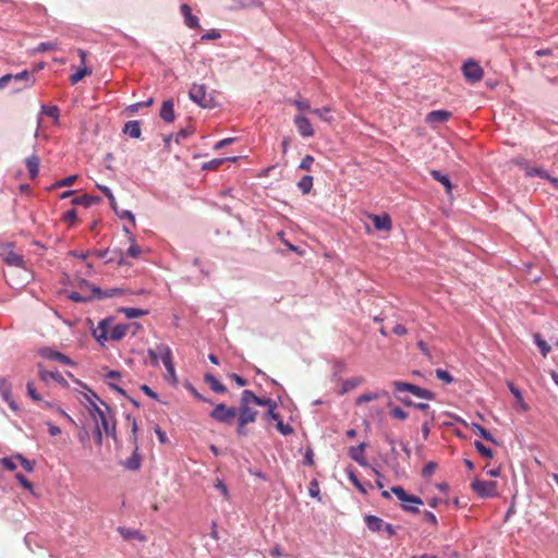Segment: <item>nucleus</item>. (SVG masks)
Here are the masks:
<instances>
[{"label": "nucleus", "instance_id": "1", "mask_svg": "<svg viewBox=\"0 0 558 558\" xmlns=\"http://www.w3.org/2000/svg\"><path fill=\"white\" fill-rule=\"evenodd\" d=\"M106 410H102L97 403L92 404L90 415L96 424H99L107 437L112 438L118 442L117 422L113 417L112 410L108 404H105Z\"/></svg>", "mask_w": 558, "mask_h": 558}, {"label": "nucleus", "instance_id": "2", "mask_svg": "<svg viewBox=\"0 0 558 558\" xmlns=\"http://www.w3.org/2000/svg\"><path fill=\"white\" fill-rule=\"evenodd\" d=\"M390 492L400 500L403 511L413 514L420 513L417 506L424 504L421 497L407 493L401 486H392Z\"/></svg>", "mask_w": 558, "mask_h": 558}, {"label": "nucleus", "instance_id": "3", "mask_svg": "<svg viewBox=\"0 0 558 558\" xmlns=\"http://www.w3.org/2000/svg\"><path fill=\"white\" fill-rule=\"evenodd\" d=\"M80 288L81 289L87 288L89 290V293L86 294L87 298H89V302H92L93 300H104V299H109V298H113L116 295L122 294V289H120V288H111V289L102 290L100 287L90 283L86 279H82L80 281Z\"/></svg>", "mask_w": 558, "mask_h": 558}, {"label": "nucleus", "instance_id": "4", "mask_svg": "<svg viewBox=\"0 0 558 558\" xmlns=\"http://www.w3.org/2000/svg\"><path fill=\"white\" fill-rule=\"evenodd\" d=\"M236 413L238 409L235 407H227L225 403H218L209 412V417L218 423L231 425Z\"/></svg>", "mask_w": 558, "mask_h": 558}, {"label": "nucleus", "instance_id": "5", "mask_svg": "<svg viewBox=\"0 0 558 558\" xmlns=\"http://www.w3.org/2000/svg\"><path fill=\"white\" fill-rule=\"evenodd\" d=\"M189 97L202 108H213L215 106V99L211 95L207 94L204 84H193L189 92Z\"/></svg>", "mask_w": 558, "mask_h": 558}, {"label": "nucleus", "instance_id": "6", "mask_svg": "<svg viewBox=\"0 0 558 558\" xmlns=\"http://www.w3.org/2000/svg\"><path fill=\"white\" fill-rule=\"evenodd\" d=\"M471 488L482 499L494 498L498 496L496 481H482L475 478L471 483Z\"/></svg>", "mask_w": 558, "mask_h": 558}, {"label": "nucleus", "instance_id": "7", "mask_svg": "<svg viewBox=\"0 0 558 558\" xmlns=\"http://www.w3.org/2000/svg\"><path fill=\"white\" fill-rule=\"evenodd\" d=\"M252 402L248 398H245L244 391L241 393L240 398V407L238 409V420L244 422L245 424L254 423L257 418L258 412L250 407Z\"/></svg>", "mask_w": 558, "mask_h": 558}, {"label": "nucleus", "instance_id": "8", "mask_svg": "<svg viewBox=\"0 0 558 558\" xmlns=\"http://www.w3.org/2000/svg\"><path fill=\"white\" fill-rule=\"evenodd\" d=\"M462 73L465 80L472 84L480 82L484 75L482 66L472 59H469L463 63Z\"/></svg>", "mask_w": 558, "mask_h": 558}, {"label": "nucleus", "instance_id": "9", "mask_svg": "<svg viewBox=\"0 0 558 558\" xmlns=\"http://www.w3.org/2000/svg\"><path fill=\"white\" fill-rule=\"evenodd\" d=\"M38 354L46 360L56 361L64 365L73 366L75 363L62 352H59L50 347H43L38 350Z\"/></svg>", "mask_w": 558, "mask_h": 558}, {"label": "nucleus", "instance_id": "10", "mask_svg": "<svg viewBox=\"0 0 558 558\" xmlns=\"http://www.w3.org/2000/svg\"><path fill=\"white\" fill-rule=\"evenodd\" d=\"M12 82L14 83L13 93H19L35 83V78L32 76V73L27 70H24L16 74H11Z\"/></svg>", "mask_w": 558, "mask_h": 558}, {"label": "nucleus", "instance_id": "11", "mask_svg": "<svg viewBox=\"0 0 558 558\" xmlns=\"http://www.w3.org/2000/svg\"><path fill=\"white\" fill-rule=\"evenodd\" d=\"M453 418L464 425L465 427H470L473 432H475L480 437H482L483 439L489 441V442H493L494 445H499V442L497 441V439L493 436V434L487 430L485 427H483L482 425H480L478 423H474L472 422L471 424H469L466 421H464L463 418L457 416V415H453Z\"/></svg>", "mask_w": 558, "mask_h": 558}, {"label": "nucleus", "instance_id": "12", "mask_svg": "<svg viewBox=\"0 0 558 558\" xmlns=\"http://www.w3.org/2000/svg\"><path fill=\"white\" fill-rule=\"evenodd\" d=\"M38 376L40 380L48 384L50 380L57 381L62 387H68L69 383L58 371H46L41 363L37 364Z\"/></svg>", "mask_w": 558, "mask_h": 558}, {"label": "nucleus", "instance_id": "13", "mask_svg": "<svg viewBox=\"0 0 558 558\" xmlns=\"http://www.w3.org/2000/svg\"><path fill=\"white\" fill-rule=\"evenodd\" d=\"M113 319H114L113 316H108V317L101 319L98 323L97 328L93 330V336L100 345H105V342L108 340V338H109L108 329H109L111 323L113 322Z\"/></svg>", "mask_w": 558, "mask_h": 558}, {"label": "nucleus", "instance_id": "14", "mask_svg": "<svg viewBox=\"0 0 558 558\" xmlns=\"http://www.w3.org/2000/svg\"><path fill=\"white\" fill-rule=\"evenodd\" d=\"M293 123L302 137H312L315 134L314 128L308 118L298 114L293 119Z\"/></svg>", "mask_w": 558, "mask_h": 558}, {"label": "nucleus", "instance_id": "15", "mask_svg": "<svg viewBox=\"0 0 558 558\" xmlns=\"http://www.w3.org/2000/svg\"><path fill=\"white\" fill-rule=\"evenodd\" d=\"M158 351L161 354V362L167 369L168 374L175 378V369L173 364L172 351L169 345L159 343Z\"/></svg>", "mask_w": 558, "mask_h": 558}, {"label": "nucleus", "instance_id": "16", "mask_svg": "<svg viewBox=\"0 0 558 558\" xmlns=\"http://www.w3.org/2000/svg\"><path fill=\"white\" fill-rule=\"evenodd\" d=\"M366 442H361L357 446H352L349 448L348 454L350 459L355 461L361 466H367L368 462L364 456V451L366 449Z\"/></svg>", "mask_w": 558, "mask_h": 558}, {"label": "nucleus", "instance_id": "17", "mask_svg": "<svg viewBox=\"0 0 558 558\" xmlns=\"http://www.w3.org/2000/svg\"><path fill=\"white\" fill-rule=\"evenodd\" d=\"M131 327L142 328V325L140 323L118 324L111 329L110 339L120 341L128 335Z\"/></svg>", "mask_w": 558, "mask_h": 558}, {"label": "nucleus", "instance_id": "18", "mask_svg": "<svg viewBox=\"0 0 558 558\" xmlns=\"http://www.w3.org/2000/svg\"><path fill=\"white\" fill-rule=\"evenodd\" d=\"M180 10L184 17V23L189 28L196 29L201 27L198 17L192 13V9L189 4H181Z\"/></svg>", "mask_w": 558, "mask_h": 558}, {"label": "nucleus", "instance_id": "19", "mask_svg": "<svg viewBox=\"0 0 558 558\" xmlns=\"http://www.w3.org/2000/svg\"><path fill=\"white\" fill-rule=\"evenodd\" d=\"M100 202L101 197L98 195L84 194L72 198L71 204L74 206H84L86 208H89L93 205L99 204Z\"/></svg>", "mask_w": 558, "mask_h": 558}, {"label": "nucleus", "instance_id": "20", "mask_svg": "<svg viewBox=\"0 0 558 558\" xmlns=\"http://www.w3.org/2000/svg\"><path fill=\"white\" fill-rule=\"evenodd\" d=\"M371 218L374 228L378 231H389L392 228L391 218L388 214L373 215Z\"/></svg>", "mask_w": 558, "mask_h": 558}, {"label": "nucleus", "instance_id": "21", "mask_svg": "<svg viewBox=\"0 0 558 558\" xmlns=\"http://www.w3.org/2000/svg\"><path fill=\"white\" fill-rule=\"evenodd\" d=\"M243 391L245 393V398H248L250 401L255 405L267 407L268 409L277 407V403L270 398L258 397L252 390L248 389H245Z\"/></svg>", "mask_w": 558, "mask_h": 558}, {"label": "nucleus", "instance_id": "22", "mask_svg": "<svg viewBox=\"0 0 558 558\" xmlns=\"http://www.w3.org/2000/svg\"><path fill=\"white\" fill-rule=\"evenodd\" d=\"M133 452L130 458L122 462V465L129 471H136L141 468L142 456L138 452V445L133 446Z\"/></svg>", "mask_w": 558, "mask_h": 558}, {"label": "nucleus", "instance_id": "23", "mask_svg": "<svg viewBox=\"0 0 558 558\" xmlns=\"http://www.w3.org/2000/svg\"><path fill=\"white\" fill-rule=\"evenodd\" d=\"M2 259H3V262L8 266H14V267H17V268H24L25 267L24 256L14 253L12 251V248H8L7 250V252H5V254H4Z\"/></svg>", "mask_w": 558, "mask_h": 558}, {"label": "nucleus", "instance_id": "24", "mask_svg": "<svg viewBox=\"0 0 558 558\" xmlns=\"http://www.w3.org/2000/svg\"><path fill=\"white\" fill-rule=\"evenodd\" d=\"M159 114H160V118L165 122H167V123L173 122L174 118H175L173 100H171V99L165 100L161 105Z\"/></svg>", "mask_w": 558, "mask_h": 558}, {"label": "nucleus", "instance_id": "25", "mask_svg": "<svg viewBox=\"0 0 558 558\" xmlns=\"http://www.w3.org/2000/svg\"><path fill=\"white\" fill-rule=\"evenodd\" d=\"M364 522H365L366 527L371 532H374V533L381 532L383 527L386 523L381 518H379L375 514H366L364 517Z\"/></svg>", "mask_w": 558, "mask_h": 558}, {"label": "nucleus", "instance_id": "26", "mask_svg": "<svg viewBox=\"0 0 558 558\" xmlns=\"http://www.w3.org/2000/svg\"><path fill=\"white\" fill-rule=\"evenodd\" d=\"M430 175L445 187L447 195H451L453 184L447 174L442 173L440 170L433 169L430 170Z\"/></svg>", "mask_w": 558, "mask_h": 558}, {"label": "nucleus", "instance_id": "27", "mask_svg": "<svg viewBox=\"0 0 558 558\" xmlns=\"http://www.w3.org/2000/svg\"><path fill=\"white\" fill-rule=\"evenodd\" d=\"M122 132L131 138H140L142 135L141 122L137 120L128 121L124 124Z\"/></svg>", "mask_w": 558, "mask_h": 558}, {"label": "nucleus", "instance_id": "28", "mask_svg": "<svg viewBox=\"0 0 558 558\" xmlns=\"http://www.w3.org/2000/svg\"><path fill=\"white\" fill-rule=\"evenodd\" d=\"M204 380L206 384L209 385L210 389L217 393H225L227 392V387L221 384L217 377L210 373H206L204 375Z\"/></svg>", "mask_w": 558, "mask_h": 558}, {"label": "nucleus", "instance_id": "29", "mask_svg": "<svg viewBox=\"0 0 558 558\" xmlns=\"http://www.w3.org/2000/svg\"><path fill=\"white\" fill-rule=\"evenodd\" d=\"M451 117V112L447 110H433L427 114L428 123H440L447 121Z\"/></svg>", "mask_w": 558, "mask_h": 558}, {"label": "nucleus", "instance_id": "30", "mask_svg": "<svg viewBox=\"0 0 558 558\" xmlns=\"http://www.w3.org/2000/svg\"><path fill=\"white\" fill-rule=\"evenodd\" d=\"M39 158L36 155H32L26 158L25 163L28 170L29 178L36 179L39 172Z\"/></svg>", "mask_w": 558, "mask_h": 558}, {"label": "nucleus", "instance_id": "31", "mask_svg": "<svg viewBox=\"0 0 558 558\" xmlns=\"http://www.w3.org/2000/svg\"><path fill=\"white\" fill-rule=\"evenodd\" d=\"M239 157H226V158H215L210 161L204 162L202 166L203 170H216L225 162H235Z\"/></svg>", "mask_w": 558, "mask_h": 558}, {"label": "nucleus", "instance_id": "32", "mask_svg": "<svg viewBox=\"0 0 558 558\" xmlns=\"http://www.w3.org/2000/svg\"><path fill=\"white\" fill-rule=\"evenodd\" d=\"M118 531H119L120 535L122 536V538L125 541H130V539L145 541V536L138 530L120 526L118 529Z\"/></svg>", "mask_w": 558, "mask_h": 558}, {"label": "nucleus", "instance_id": "33", "mask_svg": "<svg viewBox=\"0 0 558 558\" xmlns=\"http://www.w3.org/2000/svg\"><path fill=\"white\" fill-rule=\"evenodd\" d=\"M510 392L512 393V396L515 398V401H517V404L518 407L522 410V411H527L529 410V407L527 404L524 402V399H523V396H522V392L521 390L511 381H508L507 384Z\"/></svg>", "mask_w": 558, "mask_h": 558}, {"label": "nucleus", "instance_id": "34", "mask_svg": "<svg viewBox=\"0 0 558 558\" xmlns=\"http://www.w3.org/2000/svg\"><path fill=\"white\" fill-rule=\"evenodd\" d=\"M106 264H118V265L126 264L124 260L123 251L121 248L110 250V253L106 258Z\"/></svg>", "mask_w": 558, "mask_h": 558}, {"label": "nucleus", "instance_id": "35", "mask_svg": "<svg viewBox=\"0 0 558 558\" xmlns=\"http://www.w3.org/2000/svg\"><path fill=\"white\" fill-rule=\"evenodd\" d=\"M345 473L348 475L349 481L352 483V485L363 495L367 494V490L365 486L361 483V481L357 478L356 473L353 468H347Z\"/></svg>", "mask_w": 558, "mask_h": 558}, {"label": "nucleus", "instance_id": "36", "mask_svg": "<svg viewBox=\"0 0 558 558\" xmlns=\"http://www.w3.org/2000/svg\"><path fill=\"white\" fill-rule=\"evenodd\" d=\"M392 386L395 388L396 391L398 392H410L414 396L416 389H417V385L415 384H412V383H407V381H401V380H395L392 381Z\"/></svg>", "mask_w": 558, "mask_h": 558}, {"label": "nucleus", "instance_id": "37", "mask_svg": "<svg viewBox=\"0 0 558 558\" xmlns=\"http://www.w3.org/2000/svg\"><path fill=\"white\" fill-rule=\"evenodd\" d=\"M120 313H123L126 318L133 319L148 314V311L136 307H120Z\"/></svg>", "mask_w": 558, "mask_h": 558}, {"label": "nucleus", "instance_id": "38", "mask_svg": "<svg viewBox=\"0 0 558 558\" xmlns=\"http://www.w3.org/2000/svg\"><path fill=\"white\" fill-rule=\"evenodd\" d=\"M233 2V5L231 9L233 10H242V9H248L254 7H260L262 2L259 0H231Z\"/></svg>", "mask_w": 558, "mask_h": 558}, {"label": "nucleus", "instance_id": "39", "mask_svg": "<svg viewBox=\"0 0 558 558\" xmlns=\"http://www.w3.org/2000/svg\"><path fill=\"white\" fill-rule=\"evenodd\" d=\"M77 175L76 174H71L69 177H65L61 180H58L56 181L53 184H51L48 190L49 191H52V190H56V189H59V187H63V186H71L73 185L76 180H77Z\"/></svg>", "mask_w": 558, "mask_h": 558}, {"label": "nucleus", "instance_id": "40", "mask_svg": "<svg viewBox=\"0 0 558 558\" xmlns=\"http://www.w3.org/2000/svg\"><path fill=\"white\" fill-rule=\"evenodd\" d=\"M41 114H45L54 120V122H59L60 110L57 106L43 105L40 108Z\"/></svg>", "mask_w": 558, "mask_h": 558}, {"label": "nucleus", "instance_id": "41", "mask_svg": "<svg viewBox=\"0 0 558 558\" xmlns=\"http://www.w3.org/2000/svg\"><path fill=\"white\" fill-rule=\"evenodd\" d=\"M12 395V385L5 377H0V396L3 401H9Z\"/></svg>", "mask_w": 558, "mask_h": 558}, {"label": "nucleus", "instance_id": "42", "mask_svg": "<svg viewBox=\"0 0 558 558\" xmlns=\"http://www.w3.org/2000/svg\"><path fill=\"white\" fill-rule=\"evenodd\" d=\"M387 396L388 392L387 391H383V392H367V393H363L361 396H359L355 400V403L356 405H360L362 403H365V402H371V401H374V400H377L380 396Z\"/></svg>", "mask_w": 558, "mask_h": 558}, {"label": "nucleus", "instance_id": "43", "mask_svg": "<svg viewBox=\"0 0 558 558\" xmlns=\"http://www.w3.org/2000/svg\"><path fill=\"white\" fill-rule=\"evenodd\" d=\"M298 187L303 194H308L313 187V177L310 174L303 175L298 182Z\"/></svg>", "mask_w": 558, "mask_h": 558}, {"label": "nucleus", "instance_id": "44", "mask_svg": "<svg viewBox=\"0 0 558 558\" xmlns=\"http://www.w3.org/2000/svg\"><path fill=\"white\" fill-rule=\"evenodd\" d=\"M525 174L530 178L537 177V178H541L544 180H546V178H549V173L542 167H530L529 166L525 168Z\"/></svg>", "mask_w": 558, "mask_h": 558}, {"label": "nucleus", "instance_id": "45", "mask_svg": "<svg viewBox=\"0 0 558 558\" xmlns=\"http://www.w3.org/2000/svg\"><path fill=\"white\" fill-rule=\"evenodd\" d=\"M90 74H92L90 69H88L86 66L80 68L70 76V82L72 85H75L81 80H83L85 76L90 75Z\"/></svg>", "mask_w": 558, "mask_h": 558}, {"label": "nucleus", "instance_id": "46", "mask_svg": "<svg viewBox=\"0 0 558 558\" xmlns=\"http://www.w3.org/2000/svg\"><path fill=\"white\" fill-rule=\"evenodd\" d=\"M534 343L539 349L541 354L545 357L550 352V345L542 338L539 333L534 335Z\"/></svg>", "mask_w": 558, "mask_h": 558}, {"label": "nucleus", "instance_id": "47", "mask_svg": "<svg viewBox=\"0 0 558 558\" xmlns=\"http://www.w3.org/2000/svg\"><path fill=\"white\" fill-rule=\"evenodd\" d=\"M360 383H361V379L357 377H352V378L345 379L341 385V389H340L339 393L340 395L347 393L348 391L356 388L360 385Z\"/></svg>", "mask_w": 558, "mask_h": 558}, {"label": "nucleus", "instance_id": "48", "mask_svg": "<svg viewBox=\"0 0 558 558\" xmlns=\"http://www.w3.org/2000/svg\"><path fill=\"white\" fill-rule=\"evenodd\" d=\"M473 445H474L476 451L482 457H484L486 459H493L494 458V451L489 447H486L482 441L475 440Z\"/></svg>", "mask_w": 558, "mask_h": 558}, {"label": "nucleus", "instance_id": "49", "mask_svg": "<svg viewBox=\"0 0 558 558\" xmlns=\"http://www.w3.org/2000/svg\"><path fill=\"white\" fill-rule=\"evenodd\" d=\"M331 112L330 107H323V108H316L312 109L311 113L317 116L319 119H322L325 122H331L332 117L329 114Z\"/></svg>", "mask_w": 558, "mask_h": 558}, {"label": "nucleus", "instance_id": "50", "mask_svg": "<svg viewBox=\"0 0 558 558\" xmlns=\"http://www.w3.org/2000/svg\"><path fill=\"white\" fill-rule=\"evenodd\" d=\"M14 458L21 462V465L24 468L26 472H33L36 465L35 460H29L25 458L22 453H15Z\"/></svg>", "mask_w": 558, "mask_h": 558}, {"label": "nucleus", "instance_id": "51", "mask_svg": "<svg viewBox=\"0 0 558 558\" xmlns=\"http://www.w3.org/2000/svg\"><path fill=\"white\" fill-rule=\"evenodd\" d=\"M97 189L100 190L104 193V195L107 197V199L109 201L110 208L112 210H116V206L118 204H117V201H116V197H114L112 191L107 185H101V184H97Z\"/></svg>", "mask_w": 558, "mask_h": 558}, {"label": "nucleus", "instance_id": "52", "mask_svg": "<svg viewBox=\"0 0 558 558\" xmlns=\"http://www.w3.org/2000/svg\"><path fill=\"white\" fill-rule=\"evenodd\" d=\"M414 396L417 398H421V399H425V400H435V398H436V395L434 391L423 388V387H420V386L417 387Z\"/></svg>", "mask_w": 558, "mask_h": 558}, {"label": "nucleus", "instance_id": "53", "mask_svg": "<svg viewBox=\"0 0 558 558\" xmlns=\"http://www.w3.org/2000/svg\"><path fill=\"white\" fill-rule=\"evenodd\" d=\"M114 214L120 218V219H128L133 226H135V216L133 215V213L131 210H128V209H122L120 210L118 208V205L116 206V210H113Z\"/></svg>", "mask_w": 558, "mask_h": 558}, {"label": "nucleus", "instance_id": "54", "mask_svg": "<svg viewBox=\"0 0 558 558\" xmlns=\"http://www.w3.org/2000/svg\"><path fill=\"white\" fill-rule=\"evenodd\" d=\"M194 133V129L191 126L181 129L178 133L174 134L175 143L180 144L181 141L190 137Z\"/></svg>", "mask_w": 558, "mask_h": 558}, {"label": "nucleus", "instance_id": "55", "mask_svg": "<svg viewBox=\"0 0 558 558\" xmlns=\"http://www.w3.org/2000/svg\"><path fill=\"white\" fill-rule=\"evenodd\" d=\"M308 494L312 498H316L317 500H322L320 489L317 480H312L308 485Z\"/></svg>", "mask_w": 558, "mask_h": 558}, {"label": "nucleus", "instance_id": "56", "mask_svg": "<svg viewBox=\"0 0 558 558\" xmlns=\"http://www.w3.org/2000/svg\"><path fill=\"white\" fill-rule=\"evenodd\" d=\"M129 240L131 245L128 248L126 254L132 258H136L141 254V247L135 243V239L132 235L129 238Z\"/></svg>", "mask_w": 558, "mask_h": 558}, {"label": "nucleus", "instance_id": "57", "mask_svg": "<svg viewBox=\"0 0 558 558\" xmlns=\"http://www.w3.org/2000/svg\"><path fill=\"white\" fill-rule=\"evenodd\" d=\"M390 415L393 418H397V420H400V421H405L409 417V413L405 412L400 407H392L391 410H390Z\"/></svg>", "mask_w": 558, "mask_h": 558}, {"label": "nucleus", "instance_id": "58", "mask_svg": "<svg viewBox=\"0 0 558 558\" xmlns=\"http://www.w3.org/2000/svg\"><path fill=\"white\" fill-rule=\"evenodd\" d=\"M436 377L446 384H452L454 381L453 376H451L448 371L442 368L436 369Z\"/></svg>", "mask_w": 558, "mask_h": 558}, {"label": "nucleus", "instance_id": "59", "mask_svg": "<svg viewBox=\"0 0 558 558\" xmlns=\"http://www.w3.org/2000/svg\"><path fill=\"white\" fill-rule=\"evenodd\" d=\"M276 429L284 436L291 435L294 432L293 427L290 424H284L281 418L276 423Z\"/></svg>", "mask_w": 558, "mask_h": 558}, {"label": "nucleus", "instance_id": "60", "mask_svg": "<svg viewBox=\"0 0 558 558\" xmlns=\"http://www.w3.org/2000/svg\"><path fill=\"white\" fill-rule=\"evenodd\" d=\"M147 354L150 359V364L153 366H158L159 360H161V354L158 351V344L156 345L155 349L149 348L147 350Z\"/></svg>", "mask_w": 558, "mask_h": 558}, {"label": "nucleus", "instance_id": "61", "mask_svg": "<svg viewBox=\"0 0 558 558\" xmlns=\"http://www.w3.org/2000/svg\"><path fill=\"white\" fill-rule=\"evenodd\" d=\"M26 390H27V395L29 396V398L35 401V402H39V401H43L40 395L36 391L35 389V386H34V383L33 381H28L26 384Z\"/></svg>", "mask_w": 558, "mask_h": 558}, {"label": "nucleus", "instance_id": "62", "mask_svg": "<svg viewBox=\"0 0 558 558\" xmlns=\"http://www.w3.org/2000/svg\"><path fill=\"white\" fill-rule=\"evenodd\" d=\"M436 469H437V463L436 462H434V461L427 462L424 465V468L422 469V476L424 478L430 477L434 474Z\"/></svg>", "mask_w": 558, "mask_h": 558}, {"label": "nucleus", "instance_id": "63", "mask_svg": "<svg viewBox=\"0 0 558 558\" xmlns=\"http://www.w3.org/2000/svg\"><path fill=\"white\" fill-rule=\"evenodd\" d=\"M68 298L76 303H88L89 302V298H87L86 294H82L77 291H71L69 293Z\"/></svg>", "mask_w": 558, "mask_h": 558}, {"label": "nucleus", "instance_id": "64", "mask_svg": "<svg viewBox=\"0 0 558 558\" xmlns=\"http://www.w3.org/2000/svg\"><path fill=\"white\" fill-rule=\"evenodd\" d=\"M57 48V45L52 41H43L38 44L36 48H34V52H46L50 50H54Z\"/></svg>", "mask_w": 558, "mask_h": 558}]
</instances>
